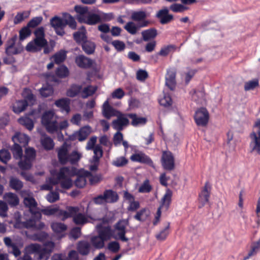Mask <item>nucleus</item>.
I'll list each match as a JSON object with an SVG mask.
<instances>
[{"label":"nucleus","mask_w":260,"mask_h":260,"mask_svg":"<svg viewBox=\"0 0 260 260\" xmlns=\"http://www.w3.org/2000/svg\"><path fill=\"white\" fill-rule=\"evenodd\" d=\"M194 119L197 125L206 126L209 119V114L208 110L204 107L198 109L195 113Z\"/></svg>","instance_id":"obj_10"},{"label":"nucleus","mask_w":260,"mask_h":260,"mask_svg":"<svg viewBox=\"0 0 260 260\" xmlns=\"http://www.w3.org/2000/svg\"><path fill=\"white\" fill-rule=\"evenodd\" d=\"M121 143L124 148L125 151H126L129 147L128 143L127 141L123 140V134L120 131H117L115 133V147L119 146Z\"/></svg>","instance_id":"obj_31"},{"label":"nucleus","mask_w":260,"mask_h":260,"mask_svg":"<svg viewBox=\"0 0 260 260\" xmlns=\"http://www.w3.org/2000/svg\"><path fill=\"white\" fill-rule=\"evenodd\" d=\"M12 140L14 144L19 143L23 146H25L27 145L29 138L24 134L17 133L12 138Z\"/></svg>","instance_id":"obj_28"},{"label":"nucleus","mask_w":260,"mask_h":260,"mask_svg":"<svg viewBox=\"0 0 260 260\" xmlns=\"http://www.w3.org/2000/svg\"><path fill=\"white\" fill-rule=\"evenodd\" d=\"M93 150L94 155L93 156V159L94 161H99V159L103 155L102 148L100 145H96L94 148L92 149Z\"/></svg>","instance_id":"obj_61"},{"label":"nucleus","mask_w":260,"mask_h":260,"mask_svg":"<svg viewBox=\"0 0 260 260\" xmlns=\"http://www.w3.org/2000/svg\"><path fill=\"white\" fill-rule=\"evenodd\" d=\"M84 174L88 178L91 185H95L100 182L102 179L101 176L100 175H92L90 172L85 171Z\"/></svg>","instance_id":"obj_44"},{"label":"nucleus","mask_w":260,"mask_h":260,"mask_svg":"<svg viewBox=\"0 0 260 260\" xmlns=\"http://www.w3.org/2000/svg\"><path fill=\"white\" fill-rule=\"evenodd\" d=\"M102 113L103 116L107 119L114 115V109L109 105L108 100H106L102 107Z\"/></svg>","instance_id":"obj_35"},{"label":"nucleus","mask_w":260,"mask_h":260,"mask_svg":"<svg viewBox=\"0 0 260 260\" xmlns=\"http://www.w3.org/2000/svg\"><path fill=\"white\" fill-rule=\"evenodd\" d=\"M48 236V234L46 232H39L32 235L31 236V239L34 241L42 242L45 240Z\"/></svg>","instance_id":"obj_63"},{"label":"nucleus","mask_w":260,"mask_h":260,"mask_svg":"<svg viewBox=\"0 0 260 260\" xmlns=\"http://www.w3.org/2000/svg\"><path fill=\"white\" fill-rule=\"evenodd\" d=\"M74 10L77 13V19L79 22H83L89 13L88 7L77 5L75 6Z\"/></svg>","instance_id":"obj_25"},{"label":"nucleus","mask_w":260,"mask_h":260,"mask_svg":"<svg viewBox=\"0 0 260 260\" xmlns=\"http://www.w3.org/2000/svg\"><path fill=\"white\" fill-rule=\"evenodd\" d=\"M11 150L15 158H21L18 162V166L21 170H28L31 168L32 162L36 157V151L34 148H26L23 158H22V148L18 144H14Z\"/></svg>","instance_id":"obj_3"},{"label":"nucleus","mask_w":260,"mask_h":260,"mask_svg":"<svg viewBox=\"0 0 260 260\" xmlns=\"http://www.w3.org/2000/svg\"><path fill=\"white\" fill-rule=\"evenodd\" d=\"M146 209L142 208L140 210L137 212L135 215L134 216V218L139 221L144 222L146 217L148 216V214L146 213Z\"/></svg>","instance_id":"obj_52"},{"label":"nucleus","mask_w":260,"mask_h":260,"mask_svg":"<svg viewBox=\"0 0 260 260\" xmlns=\"http://www.w3.org/2000/svg\"><path fill=\"white\" fill-rule=\"evenodd\" d=\"M111 219L104 218L95 228L98 235L92 236L90 239L91 245L96 249L104 247L105 242L110 240L114 237V231L109 223Z\"/></svg>","instance_id":"obj_1"},{"label":"nucleus","mask_w":260,"mask_h":260,"mask_svg":"<svg viewBox=\"0 0 260 260\" xmlns=\"http://www.w3.org/2000/svg\"><path fill=\"white\" fill-rule=\"evenodd\" d=\"M41 212L46 216H55L61 220L65 215H67L66 211L60 210L58 207L55 206L48 207L43 209L41 210Z\"/></svg>","instance_id":"obj_15"},{"label":"nucleus","mask_w":260,"mask_h":260,"mask_svg":"<svg viewBox=\"0 0 260 260\" xmlns=\"http://www.w3.org/2000/svg\"><path fill=\"white\" fill-rule=\"evenodd\" d=\"M141 34L143 40L144 41H148L156 37L157 31L155 28H151L142 31Z\"/></svg>","instance_id":"obj_30"},{"label":"nucleus","mask_w":260,"mask_h":260,"mask_svg":"<svg viewBox=\"0 0 260 260\" xmlns=\"http://www.w3.org/2000/svg\"><path fill=\"white\" fill-rule=\"evenodd\" d=\"M4 199L12 206H15L19 204V199L17 195L12 192L5 194Z\"/></svg>","instance_id":"obj_34"},{"label":"nucleus","mask_w":260,"mask_h":260,"mask_svg":"<svg viewBox=\"0 0 260 260\" xmlns=\"http://www.w3.org/2000/svg\"><path fill=\"white\" fill-rule=\"evenodd\" d=\"M176 72L174 69L167 70V73L165 77L166 85L171 90H173L176 85Z\"/></svg>","instance_id":"obj_20"},{"label":"nucleus","mask_w":260,"mask_h":260,"mask_svg":"<svg viewBox=\"0 0 260 260\" xmlns=\"http://www.w3.org/2000/svg\"><path fill=\"white\" fill-rule=\"evenodd\" d=\"M29 15L30 11H24L21 13H18L14 18V23L16 24L20 23L24 19L28 18Z\"/></svg>","instance_id":"obj_55"},{"label":"nucleus","mask_w":260,"mask_h":260,"mask_svg":"<svg viewBox=\"0 0 260 260\" xmlns=\"http://www.w3.org/2000/svg\"><path fill=\"white\" fill-rule=\"evenodd\" d=\"M115 117H117V119L115 120V129L121 131L128 124L129 120L127 115H124L115 109Z\"/></svg>","instance_id":"obj_12"},{"label":"nucleus","mask_w":260,"mask_h":260,"mask_svg":"<svg viewBox=\"0 0 260 260\" xmlns=\"http://www.w3.org/2000/svg\"><path fill=\"white\" fill-rule=\"evenodd\" d=\"M41 143L46 150H51L54 146L53 140L47 135L42 136L41 139Z\"/></svg>","instance_id":"obj_38"},{"label":"nucleus","mask_w":260,"mask_h":260,"mask_svg":"<svg viewBox=\"0 0 260 260\" xmlns=\"http://www.w3.org/2000/svg\"><path fill=\"white\" fill-rule=\"evenodd\" d=\"M85 34V28L84 26H82L80 31H77L74 34L75 40L78 43H84L86 40Z\"/></svg>","instance_id":"obj_36"},{"label":"nucleus","mask_w":260,"mask_h":260,"mask_svg":"<svg viewBox=\"0 0 260 260\" xmlns=\"http://www.w3.org/2000/svg\"><path fill=\"white\" fill-rule=\"evenodd\" d=\"M147 16V13L145 11H139L133 12L131 15V18L133 20L138 22L139 21L146 19Z\"/></svg>","instance_id":"obj_47"},{"label":"nucleus","mask_w":260,"mask_h":260,"mask_svg":"<svg viewBox=\"0 0 260 260\" xmlns=\"http://www.w3.org/2000/svg\"><path fill=\"white\" fill-rule=\"evenodd\" d=\"M258 81L257 79H254L246 82L244 84V90L249 91L253 90L255 88L258 86Z\"/></svg>","instance_id":"obj_60"},{"label":"nucleus","mask_w":260,"mask_h":260,"mask_svg":"<svg viewBox=\"0 0 260 260\" xmlns=\"http://www.w3.org/2000/svg\"><path fill=\"white\" fill-rule=\"evenodd\" d=\"M17 40V36L15 35L8 40L5 49L6 54H11L12 53L10 51V49L13 46H15Z\"/></svg>","instance_id":"obj_58"},{"label":"nucleus","mask_w":260,"mask_h":260,"mask_svg":"<svg viewBox=\"0 0 260 260\" xmlns=\"http://www.w3.org/2000/svg\"><path fill=\"white\" fill-rule=\"evenodd\" d=\"M104 13L101 12H98L97 14H91L89 12L83 22L89 25L95 24L101 22Z\"/></svg>","instance_id":"obj_21"},{"label":"nucleus","mask_w":260,"mask_h":260,"mask_svg":"<svg viewBox=\"0 0 260 260\" xmlns=\"http://www.w3.org/2000/svg\"><path fill=\"white\" fill-rule=\"evenodd\" d=\"M55 244L53 242L48 241L44 244V247L42 248V252L40 256V260H47L50 253L53 251Z\"/></svg>","instance_id":"obj_19"},{"label":"nucleus","mask_w":260,"mask_h":260,"mask_svg":"<svg viewBox=\"0 0 260 260\" xmlns=\"http://www.w3.org/2000/svg\"><path fill=\"white\" fill-rule=\"evenodd\" d=\"M25 250L27 254H38L39 255V260H40V256L42 252L41 246L37 243L30 244L26 246Z\"/></svg>","instance_id":"obj_29"},{"label":"nucleus","mask_w":260,"mask_h":260,"mask_svg":"<svg viewBox=\"0 0 260 260\" xmlns=\"http://www.w3.org/2000/svg\"><path fill=\"white\" fill-rule=\"evenodd\" d=\"M50 24L58 35L62 36L64 34L65 25L63 17L61 18L55 16L50 20Z\"/></svg>","instance_id":"obj_14"},{"label":"nucleus","mask_w":260,"mask_h":260,"mask_svg":"<svg viewBox=\"0 0 260 260\" xmlns=\"http://www.w3.org/2000/svg\"><path fill=\"white\" fill-rule=\"evenodd\" d=\"M127 116L132 119V125L134 126H137L139 124L144 125L147 122V119L145 117H138L136 114L130 113L128 114Z\"/></svg>","instance_id":"obj_37"},{"label":"nucleus","mask_w":260,"mask_h":260,"mask_svg":"<svg viewBox=\"0 0 260 260\" xmlns=\"http://www.w3.org/2000/svg\"><path fill=\"white\" fill-rule=\"evenodd\" d=\"M55 104L57 107L60 108L62 112L68 113L70 111V100L68 98L58 100L55 101Z\"/></svg>","instance_id":"obj_26"},{"label":"nucleus","mask_w":260,"mask_h":260,"mask_svg":"<svg viewBox=\"0 0 260 260\" xmlns=\"http://www.w3.org/2000/svg\"><path fill=\"white\" fill-rule=\"evenodd\" d=\"M169 9L165 7L159 10L155 17L159 19V22L161 24H166L171 22L173 19V16L169 14Z\"/></svg>","instance_id":"obj_16"},{"label":"nucleus","mask_w":260,"mask_h":260,"mask_svg":"<svg viewBox=\"0 0 260 260\" xmlns=\"http://www.w3.org/2000/svg\"><path fill=\"white\" fill-rule=\"evenodd\" d=\"M51 228L55 234H59L64 232L67 229V226L61 222H54L51 223Z\"/></svg>","instance_id":"obj_40"},{"label":"nucleus","mask_w":260,"mask_h":260,"mask_svg":"<svg viewBox=\"0 0 260 260\" xmlns=\"http://www.w3.org/2000/svg\"><path fill=\"white\" fill-rule=\"evenodd\" d=\"M75 62L77 66L81 68H89L92 65V60L83 56L79 55L76 58Z\"/></svg>","instance_id":"obj_23"},{"label":"nucleus","mask_w":260,"mask_h":260,"mask_svg":"<svg viewBox=\"0 0 260 260\" xmlns=\"http://www.w3.org/2000/svg\"><path fill=\"white\" fill-rule=\"evenodd\" d=\"M30 34L31 31L27 26L23 27L19 31V41L22 42L24 41L30 36Z\"/></svg>","instance_id":"obj_57"},{"label":"nucleus","mask_w":260,"mask_h":260,"mask_svg":"<svg viewBox=\"0 0 260 260\" xmlns=\"http://www.w3.org/2000/svg\"><path fill=\"white\" fill-rule=\"evenodd\" d=\"M96 88L92 86H88L81 91V96L85 99L88 96L92 95L96 91Z\"/></svg>","instance_id":"obj_51"},{"label":"nucleus","mask_w":260,"mask_h":260,"mask_svg":"<svg viewBox=\"0 0 260 260\" xmlns=\"http://www.w3.org/2000/svg\"><path fill=\"white\" fill-rule=\"evenodd\" d=\"M251 142L250 143V148L251 152H255L257 154H260V135L253 132L250 135Z\"/></svg>","instance_id":"obj_17"},{"label":"nucleus","mask_w":260,"mask_h":260,"mask_svg":"<svg viewBox=\"0 0 260 260\" xmlns=\"http://www.w3.org/2000/svg\"><path fill=\"white\" fill-rule=\"evenodd\" d=\"M170 9L175 13H181L187 9V8L180 4L174 3L170 7Z\"/></svg>","instance_id":"obj_62"},{"label":"nucleus","mask_w":260,"mask_h":260,"mask_svg":"<svg viewBox=\"0 0 260 260\" xmlns=\"http://www.w3.org/2000/svg\"><path fill=\"white\" fill-rule=\"evenodd\" d=\"M208 182H206L203 189L199 194V200L201 203L202 206H204L209 201L210 191L208 190Z\"/></svg>","instance_id":"obj_32"},{"label":"nucleus","mask_w":260,"mask_h":260,"mask_svg":"<svg viewBox=\"0 0 260 260\" xmlns=\"http://www.w3.org/2000/svg\"><path fill=\"white\" fill-rule=\"evenodd\" d=\"M27 106L28 103L26 100H20L16 101L13 107V111L15 113H20L23 111Z\"/></svg>","instance_id":"obj_39"},{"label":"nucleus","mask_w":260,"mask_h":260,"mask_svg":"<svg viewBox=\"0 0 260 260\" xmlns=\"http://www.w3.org/2000/svg\"><path fill=\"white\" fill-rule=\"evenodd\" d=\"M130 158L133 161L145 164L153 168H155V166L151 158L142 152L140 151L138 153L133 154L131 156Z\"/></svg>","instance_id":"obj_11"},{"label":"nucleus","mask_w":260,"mask_h":260,"mask_svg":"<svg viewBox=\"0 0 260 260\" xmlns=\"http://www.w3.org/2000/svg\"><path fill=\"white\" fill-rule=\"evenodd\" d=\"M93 202L97 205H102L114 202V192L112 190H106L103 194L99 195L93 199Z\"/></svg>","instance_id":"obj_13"},{"label":"nucleus","mask_w":260,"mask_h":260,"mask_svg":"<svg viewBox=\"0 0 260 260\" xmlns=\"http://www.w3.org/2000/svg\"><path fill=\"white\" fill-rule=\"evenodd\" d=\"M69 156L68 149L64 146L61 147L58 151V158L61 164H66L69 161Z\"/></svg>","instance_id":"obj_33"},{"label":"nucleus","mask_w":260,"mask_h":260,"mask_svg":"<svg viewBox=\"0 0 260 260\" xmlns=\"http://www.w3.org/2000/svg\"><path fill=\"white\" fill-rule=\"evenodd\" d=\"M63 18L65 27L68 25L71 28L73 29H76L77 23L73 16L69 14L66 13L63 14Z\"/></svg>","instance_id":"obj_41"},{"label":"nucleus","mask_w":260,"mask_h":260,"mask_svg":"<svg viewBox=\"0 0 260 260\" xmlns=\"http://www.w3.org/2000/svg\"><path fill=\"white\" fill-rule=\"evenodd\" d=\"M129 217L120 220L115 224V240L128 242V239L126 237L125 228L129 224Z\"/></svg>","instance_id":"obj_7"},{"label":"nucleus","mask_w":260,"mask_h":260,"mask_svg":"<svg viewBox=\"0 0 260 260\" xmlns=\"http://www.w3.org/2000/svg\"><path fill=\"white\" fill-rule=\"evenodd\" d=\"M77 249L80 254L82 255H86L90 252V245L87 241H81L78 242Z\"/></svg>","instance_id":"obj_27"},{"label":"nucleus","mask_w":260,"mask_h":260,"mask_svg":"<svg viewBox=\"0 0 260 260\" xmlns=\"http://www.w3.org/2000/svg\"><path fill=\"white\" fill-rule=\"evenodd\" d=\"M69 74L68 69L64 66H60L56 71V75L61 78L68 76Z\"/></svg>","instance_id":"obj_64"},{"label":"nucleus","mask_w":260,"mask_h":260,"mask_svg":"<svg viewBox=\"0 0 260 260\" xmlns=\"http://www.w3.org/2000/svg\"><path fill=\"white\" fill-rule=\"evenodd\" d=\"M79 208L77 207H68L66 210L67 215H65L62 220L73 217V221L77 225H83L86 223L88 221L87 216L84 213L79 212Z\"/></svg>","instance_id":"obj_6"},{"label":"nucleus","mask_w":260,"mask_h":260,"mask_svg":"<svg viewBox=\"0 0 260 260\" xmlns=\"http://www.w3.org/2000/svg\"><path fill=\"white\" fill-rule=\"evenodd\" d=\"M83 50L87 54H92L95 49V45L93 42L85 41L82 44Z\"/></svg>","instance_id":"obj_54"},{"label":"nucleus","mask_w":260,"mask_h":260,"mask_svg":"<svg viewBox=\"0 0 260 260\" xmlns=\"http://www.w3.org/2000/svg\"><path fill=\"white\" fill-rule=\"evenodd\" d=\"M161 164L164 170L171 171L175 168V158L170 151H163L161 157Z\"/></svg>","instance_id":"obj_9"},{"label":"nucleus","mask_w":260,"mask_h":260,"mask_svg":"<svg viewBox=\"0 0 260 260\" xmlns=\"http://www.w3.org/2000/svg\"><path fill=\"white\" fill-rule=\"evenodd\" d=\"M18 121L29 131H31L34 128V124L32 120L26 116L19 118Z\"/></svg>","instance_id":"obj_46"},{"label":"nucleus","mask_w":260,"mask_h":260,"mask_svg":"<svg viewBox=\"0 0 260 260\" xmlns=\"http://www.w3.org/2000/svg\"><path fill=\"white\" fill-rule=\"evenodd\" d=\"M82 157V153L74 150L69 156V161L72 165L76 164Z\"/></svg>","instance_id":"obj_50"},{"label":"nucleus","mask_w":260,"mask_h":260,"mask_svg":"<svg viewBox=\"0 0 260 260\" xmlns=\"http://www.w3.org/2000/svg\"><path fill=\"white\" fill-rule=\"evenodd\" d=\"M86 176L85 175L84 172L82 175L77 176V178L75 181V185L79 188H82L85 186L86 184Z\"/></svg>","instance_id":"obj_56"},{"label":"nucleus","mask_w":260,"mask_h":260,"mask_svg":"<svg viewBox=\"0 0 260 260\" xmlns=\"http://www.w3.org/2000/svg\"><path fill=\"white\" fill-rule=\"evenodd\" d=\"M82 86L80 85H73L71 88L67 91V95L68 96L73 98L76 96L78 93L81 94Z\"/></svg>","instance_id":"obj_48"},{"label":"nucleus","mask_w":260,"mask_h":260,"mask_svg":"<svg viewBox=\"0 0 260 260\" xmlns=\"http://www.w3.org/2000/svg\"><path fill=\"white\" fill-rule=\"evenodd\" d=\"M35 38L29 42L26 46V50L29 52H37L47 45L45 38V30L42 26L38 28L34 32Z\"/></svg>","instance_id":"obj_5"},{"label":"nucleus","mask_w":260,"mask_h":260,"mask_svg":"<svg viewBox=\"0 0 260 260\" xmlns=\"http://www.w3.org/2000/svg\"><path fill=\"white\" fill-rule=\"evenodd\" d=\"M177 49V47L174 45H169L162 48L159 52L156 54L162 56H167L170 52L175 51Z\"/></svg>","instance_id":"obj_42"},{"label":"nucleus","mask_w":260,"mask_h":260,"mask_svg":"<svg viewBox=\"0 0 260 260\" xmlns=\"http://www.w3.org/2000/svg\"><path fill=\"white\" fill-rule=\"evenodd\" d=\"M40 94L43 97L47 98L53 93V88L50 85L42 87L40 90Z\"/></svg>","instance_id":"obj_59"},{"label":"nucleus","mask_w":260,"mask_h":260,"mask_svg":"<svg viewBox=\"0 0 260 260\" xmlns=\"http://www.w3.org/2000/svg\"><path fill=\"white\" fill-rule=\"evenodd\" d=\"M40 219H37L31 216V218L26 220L25 221L22 222V225L23 227L27 229L29 228H35L38 230H41L44 228L45 224L42 222H40L39 224H37L36 222Z\"/></svg>","instance_id":"obj_22"},{"label":"nucleus","mask_w":260,"mask_h":260,"mask_svg":"<svg viewBox=\"0 0 260 260\" xmlns=\"http://www.w3.org/2000/svg\"><path fill=\"white\" fill-rule=\"evenodd\" d=\"M66 57V52L63 50H60L55 53L51 58L53 59V60L55 63L59 64L65 60Z\"/></svg>","instance_id":"obj_45"},{"label":"nucleus","mask_w":260,"mask_h":260,"mask_svg":"<svg viewBox=\"0 0 260 260\" xmlns=\"http://www.w3.org/2000/svg\"><path fill=\"white\" fill-rule=\"evenodd\" d=\"M91 128L89 126H85L74 134L76 139L79 141H83L86 139L87 137L91 133Z\"/></svg>","instance_id":"obj_24"},{"label":"nucleus","mask_w":260,"mask_h":260,"mask_svg":"<svg viewBox=\"0 0 260 260\" xmlns=\"http://www.w3.org/2000/svg\"><path fill=\"white\" fill-rule=\"evenodd\" d=\"M124 29L130 34L135 35L139 29V27L133 21H129L124 26Z\"/></svg>","instance_id":"obj_43"},{"label":"nucleus","mask_w":260,"mask_h":260,"mask_svg":"<svg viewBox=\"0 0 260 260\" xmlns=\"http://www.w3.org/2000/svg\"><path fill=\"white\" fill-rule=\"evenodd\" d=\"M172 196V191L170 189H167L166 192L163 196L161 201L162 203L161 206L158 208L156 216L160 217L161 216V208L164 207L167 210L169 209L170 204L171 203V198Z\"/></svg>","instance_id":"obj_18"},{"label":"nucleus","mask_w":260,"mask_h":260,"mask_svg":"<svg viewBox=\"0 0 260 260\" xmlns=\"http://www.w3.org/2000/svg\"><path fill=\"white\" fill-rule=\"evenodd\" d=\"M170 223L168 222L166 227L162 230L155 237L158 240L163 241L166 239L169 233Z\"/></svg>","instance_id":"obj_53"},{"label":"nucleus","mask_w":260,"mask_h":260,"mask_svg":"<svg viewBox=\"0 0 260 260\" xmlns=\"http://www.w3.org/2000/svg\"><path fill=\"white\" fill-rule=\"evenodd\" d=\"M23 203L25 206L28 208L31 216L37 219L41 218V213L39 211L37 207V203L34 198L30 196L24 197Z\"/></svg>","instance_id":"obj_8"},{"label":"nucleus","mask_w":260,"mask_h":260,"mask_svg":"<svg viewBox=\"0 0 260 260\" xmlns=\"http://www.w3.org/2000/svg\"><path fill=\"white\" fill-rule=\"evenodd\" d=\"M41 121L47 131L50 134L57 133L59 140L63 138L61 131L66 129L69 126L67 120L58 122L54 111L51 110L46 111L43 114Z\"/></svg>","instance_id":"obj_2"},{"label":"nucleus","mask_w":260,"mask_h":260,"mask_svg":"<svg viewBox=\"0 0 260 260\" xmlns=\"http://www.w3.org/2000/svg\"><path fill=\"white\" fill-rule=\"evenodd\" d=\"M73 167H62L57 173L56 177L50 178L49 182L53 185L59 183L62 188L69 189L73 184L71 177L75 173Z\"/></svg>","instance_id":"obj_4"},{"label":"nucleus","mask_w":260,"mask_h":260,"mask_svg":"<svg viewBox=\"0 0 260 260\" xmlns=\"http://www.w3.org/2000/svg\"><path fill=\"white\" fill-rule=\"evenodd\" d=\"M10 187L16 190H20L23 187V183L15 177H11L10 180Z\"/></svg>","instance_id":"obj_49"}]
</instances>
